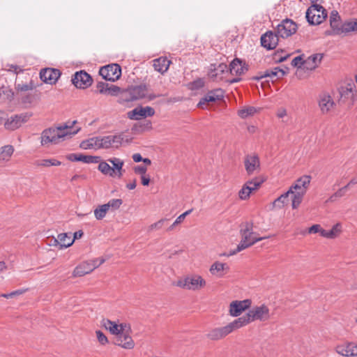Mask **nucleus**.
Segmentation results:
<instances>
[{
  "label": "nucleus",
  "mask_w": 357,
  "mask_h": 357,
  "mask_svg": "<svg viewBox=\"0 0 357 357\" xmlns=\"http://www.w3.org/2000/svg\"><path fill=\"white\" fill-rule=\"evenodd\" d=\"M77 121L67 122L63 126L56 128H50L44 130L41 133L40 143L43 146H48L51 144H56L66 136H73L77 134L80 128H74L73 126Z\"/></svg>",
  "instance_id": "obj_1"
},
{
  "label": "nucleus",
  "mask_w": 357,
  "mask_h": 357,
  "mask_svg": "<svg viewBox=\"0 0 357 357\" xmlns=\"http://www.w3.org/2000/svg\"><path fill=\"white\" fill-rule=\"evenodd\" d=\"M240 234L241 240L237 248L231 250L229 254H223L224 256H232L238 252L252 246L255 243L266 239L268 237H257L255 233L253 231V222H245L241 225Z\"/></svg>",
  "instance_id": "obj_2"
},
{
  "label": "nucleus",
  "mask_w": 357,
  "mask_h": 357,
  "mask_svg": "<svg viewBox=\"0 0 357 357\" xmlns=\"http://www.w3.org/2000/svg\"><path fill=\"white\" fill-rule=\"evenodd\" d=\"M272 317L270 309L266 304L252 307L248 313L238 318V323L243 327L255 321H267Z\"/></svg>",
  "instance_id": "obj_3"
},
{
  "label": "nucleus",
  "mask_w": 357,
  "mask_h": 357,
  "mask_svg": "<svg viewBox=\"0 0 357 357\" xmlns=\"http://www.w3.org/2000/svg\"><path fill=\"white\" fill-rule=\"evenodd\" d=\"M312 177L309 175H303L298 178L289 188V192L292 198V208H297L303 200V197L306 193Z\"/></svg>",
  "instance_id": "obj_4"
},
{
  "label": "nucleus",
  "mask_w": 357,
  "mask_h": 357,
  "mask_svg": "<svg viewBox=\"0 0 357 357\" xmlns=\"http://www.w3.org/2000/svg\"><path fill=\"white\" fill-rule=\"evenodd\" d=\"M174 285L185 290L197 291L205 287L206 282L198 274H190L178 279Z\"/></svg>",
  "instance_id": "obj_5"
},
{
  "label": "nucleus",
  "mask_w": 357,
  "mask_h": 357,
  "mask_svg": "<svg viewBox=\"0 0 357 357\" xmlns=\"http://www.w3.org/2000/svg\"><path fill=\"white\" fill-rule=\"evenodd\" d=\"M240 328H241V324L238 323V319H236L223 327L215 328L211 330L206 336L211 340H218Z\"/></svg>",
  "instance_id": "obj_6"
},
{
  "label": "nucleus",
  "mask_w": 357,
  "mask_h": 357,
  "mask_svg": "<svg viewBox=\"0 0 357 357\" xmlns=\"http://www.w3.org/2000/svg\"><path fill=\"white\" fill-rule=\"evenodd\" d=\"M326 17V10L320 4H312L306 11V19L312 25L321 24Z\"/></svg>",
  "instance_id": "obj_7"
},
{
  "label": "nucleus",
  "mask_w": 357,
  "mask_h": 357,
  "mask_svg": "<svg viewBox=\"0 0 357 357\" xmlns=\"http://www.w3.org/2000/svg\"><path fill=\"white\" fill-rule=\"evenodd\" d=\"M31 116L27 112L12 115L4 122V128L10 131L15 130L26 123Z\"/></svg>",
  "instance_id": "obj_8"
},
{
  "label": "nucleus",
  "mask_w": 357,
  "mask_h": 357,
  "mask_svg": "<svg viewBox=\"0 0 357 357\" xmlns=\"http://www.w3.org/2000/svg\"><path fill=\"white\" fill-rule=\"evenodd\" d=\"M356 92V87L354 83H348L344 86H340L339 89V102L344 103L349 101V104L352 105L357 100Z\"/></svg>",
  "instance_id": "obj_9"
},
{
  "label": "nucleus",
  "mask_w": 357,
  "mask_h": 357,
  "mask_svg": "<svg viewBox=\"0 0 357 357\" xmlns=\"http://www.w3.org/2000/svg\"><path fill=\"white\" fill-rule=\"evenodd\" d=\"M99 74L105 80L115 82L118 80L121 75V68L119 64L112 63L101 67Z\"/></svg>",
  "instance_id": "obj_10"
},
{
  "label": "nucleus",
  "mask_w": 357,
  "mask_h": 357,
  "mask_svg": "<svg viewBox=\"0 0 357 357\" xmlns=\"http://www.w3.org/2000/svg\"><path fill=\"white\" fill-rule=\"evenodd\" d=\"M124 330L116 337L115 344L126 349H132L135 347V342L131 337L132 329L130 325H125Z\"/></svg>",
  "instance_id": "obj_11"
},
{
  "label": "nucleus",
  "mask_w": 357,
  "mask_h": 357,
  "mask_svg": "<svg viewBox=\"0 0 357 357\" xmlns=\"http://www.w3.org/2000/svg\"><path fill=\"white\" fill-rule=\"evenodd\" d=\"M109 135L104 137H96L84 141L81 143L80 146L82 149H109L110 144Z\"/></svg>",
  "instance_id": "obj_12"
},
{
  "label": "nucleus",
  "mask_w": 357,
  "mask_h": 357,
  "mask_svg": "<svg viewBox=\"0 0 357 357\" xmlns=\"http://www.w3.org/2000/svg\"><path fill=\"white\" fill-rule=\"evenodd\" d=\"M148 95V88L146 85L132 86L125 92L127 101H135L146 98Z\"/></svg>",
  "instance_id": "obj_13"
},
{
  "label": "nucleus",
  "mask_w": 357,
  "mask_h": 357,
  "mask_svg": "<svg viewBox=\"0 0 357 357\" xmlns=\"http://www.w3.org/2000/svg\"><path fill=\"white\" fill-rule=\"evenodd\" d=\"M297 25L291 20L286 19L277 26L276 33L279 37L288 38L296 33Z\"/></svg>",
  "instance_id": "obj_14"
},
{
  "label": "nucleus",
  "mask_w": 357,
  "mask_h": 357,
  "mask_svg": "<svg viewBox=\"0 0 357 357\" xmlns=\"http://www.w3.org/2000/svg\"><path fill=\"white\" fill-rule=\"evenodd\" d=\"M155 114L153 108L149 106L137 107L128 112V117L131 120H140L149 116H152Z\"/></svg>",
  "instance_id": "obj_15"
},
{
  "label": "nucleus",
  "mask_w": 357,
  "mask_h": 357,
  "mask_svg": "<svg viewBox=\"0 0 357 357\" xmlns=\"http://www.w3.org/2000/svg\"><path fill=\"white\" fill-rule=\"evenodd\" d=\"M72 82L77 88L86 89L91 85L93 79L89 74L81 70L75 73Z\"/></svg>",
  "instance_id": "obj_16"
},
{
  "label": "nucleus",
  "mask_w": 357,
  "mask_h": 357,
  "mask_svg": "<svg viewBox=\"0 0 357 357\" xmlns=\"http://www.w3.org/2000/svg\"><path fill=\"white\" fill-rule=\"evenodd\" d=\"M251 300L234 301L229 305V314L232 317L239 316L243 311L251 306Z\"/></svg>",
  "instance_id": "obj_17"
},
{
  "label": "nucleus",
  "mask_w": 357,
  "mask_h": 357,
  "mask_svg": "<svg viewBox=\"0 0 357 357\" xmlns=\"http://www.w3.org/2000/svg\"><path fill=\"white\" fill-rule=\"evenodd\" d=\"M224 97V91L221 89H215L214 90L208 91L204 98H202L197 107L204 108V106L208 102H213L217 100H221Z\"/></svg>",
  "instance_id": "obj_18"
},
{
  "label": "nucleus",
  "mask_w": 357,
  "mask_h": 357,
  "mask_svg": "<svg viewBox=\"0 0 357 357\" xmlns=\"http://www.w3.org/2000/svg\"><path fill=\"white\" fill-rule=\"evenodd\" d=\"M318 103L322 114L328 113L335 106V102L332 97L325 92L319 95Z\"/></svg>",
  "instance_id": "obj_19"
},
{
  "label": "nucleus",
  "mask_w": 357,
  "mask_h": 357,
  "mask_svg": "<svg viewBox=\"0 0 357 357\" xmlns=\"http://www.w3.org/2000/svg\"><path fill=\"white\" fill-rule=\"evenodd\" d=\"M227 65L221 63L218 66L212 64L208 72V76L215 81H220L224 79V75L227 73Z\"/></svg>",
  "instance_id": "obj_20"
},
{
  "label": "nucleus",
  "mask_w": 357,
  "mask_h": 357,
  "mask_svg": "<svg viewBox=\"0 0 357 357\" xmlns=\"http://www.w3.org/2000/svg\"><path fill=\"white\" fill-rule=\"evenodd\" d=\"M244 165L248 175H252L255 171L260 169V161L259 157L255 155H248L244 160Z\"/></svg>",
  "instance_id": "obj_21"
},
{
  "label": "nucleus",
  "mask_w": 357,
  "mask_h": 357,
  "mask_svg": "<svg viewBox=\"0 0 357 357\" xmlns=\"http://www.w3.org/2000/svg\"><path fill=\"white\" fill-rule=\"evenodd\" d=\"M60 75V71L54 68H45L40 73L41 80L50 84L56 83Z\"/></svg>",
  "instance_id": "obj_22"
},
{
  "label": "nucleus",
  "mask_w": 357,
  "mask_h": 357,
  "mask_svg": "<svg viewBox=\"0 0 357 357\" xmlns=\"http://www.w3.org/2000/svg\"><path fill=\"white\" fill-rule=\"evenodd\" d=\"M278 34L272 31H267L261 37V45L267 50H273L276 47L279 39Z\"/></svg>",
  "instance_id": "obj_23"
},
{
  "label": "nucleus",
  "mask_w": 357,
  "mask_h": 357,
  "mask_svg": "<svg viewBox=\"0 0 357 357\" xmlns=\"http://www.w3.org/2000/svg\"><path fill=\"white\" fill-rule=\"evenodd\" d=\"M129 325L127 323L118 324L115 321H112L109 319H102V326L108 330L111 334L116 335V337L123 331L124 326Z\"/></svg>",
  "instance_id": "obj_24"
},
{
  "label": "nucleus",
  "mask_w": 357,
  "mask_h": 357,
  "mask_svg": "<svg viewBox=\"0 0 357 357\" xmlns=\"http://www.w3.org/2000/svg\"><path fill=\"white\" fill-rule=\"evenodd\" d=\"M322 59V54H314L303 61L301 65L303 66V69L313 70L319 66Z\"/></svg>",
  "instance_id": "obj_25"
},
{
  "label": "nucleus",
  "mask_w": 357,
  "mask_h": 357,
  "mask_svg": "<svg viewBox=\"0 0 357 357\" xmlns=\"http://www.w3.org/2000/svg\"><path fill=\"white\" fill-rule=\"evenodd\" d=\"M342 24L340 22V17L336 10H333L330 15V25L333 33L340 34L344 33L342 30Z\"/></svg>",
  "instance_id": "obj_26"
},
{
  "label": "nucleus",
  "mask_w": 357,
  "mask_h": 357,
  "mask_svg": "<svg viewBox=\"0 0 357 357\" xmlns=\"http://www.w3.org/2000/svg\"><path fill=\"white\" fill-rule=\"evenodd\" d=\"M260 74L261 75L259 77L255 78L256 79H259L264 77H270L273 80H276L278 79L282 78L286 74V72L284 70L276 67L271 69H267L264 73H261Z\"/></svg>",
  "instance_id": "obj_27"
},
{
  "label": "nucleus",
  "mask_w": 357,
  "mask_h": 357,
  "mask_svg": "<svg viewBox=\"0 0 357 357\" xmlns=\"http://www.w3.org/2000/svg\"><path fill=\"white\" fill-rule=\"evenodd\" d=\"M248 70V67L238 59H234L229 66V72L231 75H241Z\"/></svg>",
  "instance_id": "obj_28"
},
{
  "label": "nucleus",
  "mask_w": 357,
  "mask_h": 357,
  "mask_svg": "<svg viewBox=\"0 0 357 357\" xmlns=\"http://www.w3.org/2000/svg\"><path fill=\"white\" fill-rule=\"evenodd\" d=\"M153 62V68L154 69L163 74L165 73L171 63V61L168 60L166 57H160L158 59H154Z\"/></svg>",
  "instance_id": "obj_29"
},
{
  "label": "nucleus",
  "mask_w": 357,
  "mask_h": 357,
  "mask_svg": "<svg viewBox=\"0 0 357 357\" xmlns=\"http://www.w3.org/2000/svg\"><path fill=\"white\" fill-rule=\"evenodd\" d=\"M229 266L225 263H221L220 261L214 262L210 267L209 271L213 275L218 277H222L224 275V271H228Z\"/></svg>",
  "instance_id": "obj_30"
},
{
  "label": "nucleus",
  "mask_w": 357,
  "mask_h": 357,
  "mask_svg": "<svg viewBox=\"0 0 357 357\" xmlns=\"http://www.w3.org/2000/svg\"><path fill=\"white\" fill-rule=\"evenodd\" d=\"M93 271L90 267L89 261H84L75 267L73 272V277H82L91 273Z\"/></svg>",
  "instance_id": "obj_31"
},
{
  "label": "nucleus",
  "mask_w": 357,
  "mask_h": 357,
  "mask_svg": "<svg viewBox=\"0 0 357 357\" xmlns=\"http://www.w3.org/2000/svg\"><path fill=\"white\" fill-rule=\"evenodd\" d=\"M342 231V225L340 223L335 224L331 229L321 231V236L326 238H335L338 236Z\"/></svg>",
  "instance_id": "obj_32"
},
{
  "label": "nucleus",
  "mask_w": 357,
  "mask_h": 357,
  "mask_svg": "<svg viewBox=\"0 0 357 357\" xmlns=\"http://www.w3.org/2000/svg\"><path fill=\"white\" fill-rule=\"evenodd\" d=\"M14 98V92L8 86L0 88V102H11Z\"/></svg>",
  "instance_id": "obj_33"
},
{
  "label": "nucleus",
  "mask_w": 357,
  "mask_h": 357,
  "mask_svg": "<svg viewBox=\"0 0 357 357\" xmlns=\"http://www.w3.org/2000/svg\"><path fill=\"white\" fill-rule=\"evenodd\" d=\"M57 241L59 242L60 248H68L73 245L74 242V239H72L71 235L67 233L59 234Z\"/></svg>",
  "instance_id": "obj_34"
},
{
  "label": "nucleus",
  "mask_w": 357,
  "mask_h": 357,
  "mask_svg": "<svg viewBox=\"0 0 357 357\" xmlns=\"http://www.w3.org/2000/svg\"><path fill=\"white\" fill-rule=\"evenodd\" d=\"M108 162H109L112 165V169H114V172H116V175L119 178L122 176V168L123 166V161L117 158H112L108 159Z\"/></svg>",
  "instance_id": "obj_35"
},
{
  "label": "nucleus",
  "mask_w": 357,
  "mask_h": 357,
  "mask_svg": "<svg viewBox=\"0 0 357 357\" xmlns=\"http://www.w3.org/2000/svg\"><path fill=\"white\" fill-rule=\"evenodd\" d=\"M98 170L100 171L102 174L109 175L112 177H114L116 175V172H114V169H112V167L105 161L100 162L99 163Z\"/></svg>",
  "instance_id": "obj_36"
},
{
  "label": "nucleus",
  "mask_w": 357,
  "mask_h": 357,
  "mask_svg": "<svg viewBox=\"0 0 357 357\" xmlns=\"http://www.w3.org/2000/svg\"><path fill=\"white\" fill-rule=\"evenodd\" d=\"M257 109L255 107L247 106L238 111V116L242 119H246L250 116L255 114Z\"/></svg>",
  "instance_id": "obj_37"
},
{
  "label": "nucleus",
  "mask_w": 357,
  "mask_h": 357,
  "mask_svg": "<svg viewBox=\"0 0 357 357\" xmlns=\"http://www.w3.org/2000/svg\"><path fill=\"white\" fill-rule=\"evenodd\" d=\"M289 195H291V192H289V190H288L287 192L280 196L278 199H276L274 201V206L278 208H282V206H284V204H287L288 203V197Z\"/></svg>",
  "instance_id": "obj_38"
},
{
  "label": "nucleus",
  "mask_w": 357,
  "mask_h": 357,
  "mask_svg": "<svg viewBox=\"0 0 357 357\" xmlns=\"http://www.w3.org/2000/svg\"><path fill=\"white\" fill-rule=\"evenodd\" d=\"M107 212V208L106 206H105V204L100 205L94 210L95 218L98 220H100L106 216Z\"/></svg>",
  "instance_id": "obj_39"
},
{
  "label": "nucleus",
  "mask_w": 357,
  "mask_h": 357,
  "mask_svg": "<svg viewBox=\"0 0 357 357\" xmlns=\"http://www.w3.org/2000/svg\"><path fill=\"white\" fill-rule=\"evenodd\" d=\"M110 148H119L123 142V137L121 135H109Z\"/></svg>",
  "instance_id": "obj_40"
},
{
  "label": "nucleus",
  "mask_w": 357,
  "mask_h": 357,
  "mask_svg": "<svg viewBox=\"0 0 357 357\" xmlns=\"http://www.w3.org/2000/svg\"><path fill=\"white\" fill-rule=\"evenodd\" d=\"M61 162L56 159H44L38 160L36 165L38 166L50 167V166H59Z\"/></svg>",
  "instance_id": "obj_41"
},
{
  "label": "nucleus",
  "mask_w": 357,
  "mask_h": 357,
  "mask_svg": "<svg viewBox=\"0 0 357 357\" xmlns=\"http://www.w3.org/2000/svg\"><path fill=\"white\" fill-rule=\"evenodd\" d=\"M335 351L338 354L341 356L350 357V343L337 346Z\"/></svg>",
  "instance_id": "obj_42"
},
{
  "label": "nucleus",
  "mask_w": 357,
  "mask_h": 357,
  "mask_svg": "<svg viewBox=\"0 0 357 357\" xmlns=\"http://www.w3.org/2000/svg\"><path fill=\"white\" fill-rule=\"evenodd\" d=\"M342 30L344 33L357 31V20L344 22L342 24Z\"/></svg>",
  "instance_id": "obj_43"
},
{
  "label": "nucleus",
  "mask_w": 357,
  "mask_h": 357,
  "mask_svg": "<svg viewBox=\"0 0 357 357\" xmlns=\"http://www.w3.org/2000/svg\"><path fill=\"white\" fill-rule=\"evenodd\" d=\"M348 189L349 185H346L345 186L339 189L337 192H335L329 197L328 202H333L335 200H337V199L344 196Z\"/></svg>",
  "instance_id": "obj_44"
},
{
  "label": "nucleus",
  "mask_w": 357,
  "mask_h": 357,
  "mask_svg": "<svg viewBox=\"0 0 357 357\" xmlns=\"http://www.w3.org/2000/svg\"><path fill=\"white\" fill-rule=\"evenodd\" d=\"M79 162H82L84 163H97L99 161V157L98 156H92V155H86L82 153H79Z\"/></svg>",
  "instance_id": "obj_45"
},
{
  "label": "nucleus",
  "mask_w": 357,
  "mask_h": 357,
  "mask_svg": "<svg viewBox=\"0 0 357 357\" xmlns=\"http://www.w3.org/2000/svg\"><path fill=\"white\" fill-rule=\"evenodd\" d=\"M265 179L261 177H255L251 180L248 181L245 184L250 188H259L261 185L264 182Z\"/></svg>",
  "instance_id": "obj_46"
},
{
  "label": "nucleus",
  "mask_w": 357,
  "mask_h": 357,
  "mask_svg": "<svg viewBox=\"0 0 357 357\" xmlns=\"http://www.w3.org/2000/svg\"><path fill=\"white\" fill-rule=\"evenodd\" d=\"M123 203L122 199H112L109 200L107 204H105V206L107 208V210L112 209L113 211L117 210L121 206Z\"/></svg>",
  "instance_id": "obj_47"
},
{
  "label": "nucleus",
  "mask_w": 357,
  "mask_h": 357,
  "mask_svg": "<svg viewBox=\"0 0 357 357\" xmlns=\"http://www.w3.org/2000/svg\"><path fill=\"white\" fill-rule=\"evenodd\" d=\"M38 98L36 93H27L21 95V101L24 105H30Z\"/></svg>",
  "instance_id": "obj_48"
},
{
  "label": "nucleus",
  "mask_w": 357,
  "mask_h": 357,
  "mask_svg": "<svg viewBox=\"0 0 357 357\" xmlns=\"http://www.w3.org/2000/svg\"><path fill=\"white\" fill-rule=\"evenodd\" d=\"M250 196V188L244 184L242 188L238 192V197L241 200H246Z\"/></svg>",
  "instance_id": "obj_49"
},
{
  "label": "nucleus",
  "mask_w": 357,
  "mask_h": 357,
  "mask_svg": "<svg viewBox=\"0 0 357 357\" xmlns=\"http://www.w3.org/2000/svg\"><path fill=\"white\" fill-rule=\"evenodd\" d=\"M15 88L18 91L24 92L33 90L35 88V86L31 82L28 84H17L15 86Z\"/></svg>",
  "instance_id": "obj_50"
},
{
  "label": "nucleus",
  "mask_w": 357,
  "mask_h": 357,
  "mask_svg": "<svg viewBox=\"0 0 357 357\" xmlns=\"http://www.w3.org/2000/svg\"><path fill=\"white\" fill-rule=\"evenodd\" d=\"M167 220V219L164 218L158 220V222L153 224H151L148 228V232H151L154 230L160 229L164 226V224Z\"/></svg>",
  "instance_id": "obj_51"
},
{
  "label": "nucleus",
  "mask_w": 357,
  "mask_h": 357,
  "mask_svg": "<svg viewBox=\"0 0 357 357\" xmlns=\"http://www.w3.org/2000/svg\"><path fill=\"white\" fill-rule=\"evenodd\" d=\"M88 261L92 271H93L96 268L99 267L101 264H102L105 261V259L104 258H96Z\"/></svg>",
  "instance_id": "obj_52"
},
{
  "label": "nucleus",
  "mask_w": 357,
  "mask_h": 357,
  "mask_svg": "<svg viewBox=\"0 0 357 357\" xmlns=\"http://www.w3.org/2000/svg\"><path fill=\"white\" fill-rule=\"evenodd\" d=\"M96 334L97 340L100 344L105 345L108 343L107 337L101 331H96Z\"/></svg>",
  "instance_id": "obj_53"
},
{
  "label": "nucleus",
  "mask_w": 357,
  "mask_h": 357,
  "mask_svg": "<svg viewBox=\"0 0 357 357\" xmlns=\"http://www.w3.org/2000/svg\"><path fill=\"white\" fill-rule=\"evenodd\" d=\"M25 292V290L24 289H18L14 291H12L9 294H2L0 295V296L6 298H11L15 296L21 295Z\"/></svg>",
  "instance_id": "obj_54"
},
{
  "label": "nucleus",
  "mask_w": 357,
  "mask_h": 357,
  "mask_svg": "<svg viewBox=\"0 0 357 357\" xmlns=\"http://www.w3.org/2000/svg\"><path fill=\"white\" fill-rule=\"evenodd\" d=\"M14 151L12 146H6L2 148L1 155L5 159V157H10Z\"/></svg>",
  "instance_id": "obj_55"
},
{
  "label": "nucleus",
  "mask_w": 357,
  "mask_h": 357,
  "mask_svg": "<svg viewBox=\"0 0 357 357\" xmlns=\"http://www.w3.org/2000/svg\"><path fill=\"white\" fill-rule=\"evenodd\" d=\"M109 84L102 82H100L97 84L96 87L100 93L104 94L107 93Z\"/></svg>",
  "instance_id": "obj_56"
},
{
  "label": "nucleus",
  "mask_w": 357,
  "mask_h": 357,
  "mask_svg": "<svg viewBox=\"0 0 357 357\" xmlns=\"http://www.w3.org/2000/svg\"><path fill=\"white\" fill-rule=\"evenodd\" d=\"M321 231H325V229H323L319 225H313L308 229V232L310 234L319 233L321 236Z\"/></svg>",
  "instance_id": "obj_57"
},
{
  "label": "nucleus",
  "mask_w": 357,
  "mask_h": 357,
  "mask_svg": "<svg viewBox=\"0 0 357 357\" xmlns=\"http://www.w3.org/2000/svg\"><path fill=\"white\" fill-rule=\"evenodd\" d=\"M146 171H147V168L145 166H142V165H138V166L135 167V168H134L135 173L141 174L142 176L145 175Z\"/></svg>",
  "instance_id": "obj_58"
},
{
  "label": "nucleus",
  "mask_w": 357,
  "mask_h": 357,
  "mask_svg": "<svg viewBox=\"0 0 357 357\" xmlns=\"http://www.w3.org/2000/svg\"><path fill=\"white\" fill-rule=\"evenodd\" d=\"M120 90L121 89L117 86L109 85L107 93H109L111 95H116L120 91Z\"/></svg>",
  "instance_id": "obj_59"
},
{
  "label": "nucleus",
  "mask_w": 357,
  "mask_h": 357,
  "mask_svg": "<svg viewBox=\"0 0 357 357\" xmlns=\"http://www.w3.org/2000/svg\"><path fill=\"white\" fill-rule=\"evenodd\" d=\"M303 59L301 57V56H296L295 57L292 61H291V66H294V67H301L303 66L301 65V63H303Z\"/></svg>",
  "instance_id": "obj_60"
},
{
  "label": "nucleus",
  "mask_w": 357,
  "mask_h": 357,
  "mask_svg": "<svg viewBox=\"0 0 357 357\" xmlns=\"http://www.w3.org/2000/svg\"><path fill=\"white\" fill-rule=\"evenodd\" d=\"M184 220L183 219V217L179 215L176 220L174 222V223L167 229V231H172L174 229V227L180 223H181Z\"/></svg>",
  "instance_id": "obj_61"
},
{
  "label": "nucleus",
  "mask_w": 357,
  "mask_h": 357,
  "mask_svg": "<svg viewBox=\"0 0 357 357\" xmlns=\"http://www.w3.org/2000/svg\"><path fill=\"white\" fill-rule=\"evenodd\" d=\"M350 357L357 356V344L350 343Z\"/></svg>",
  "instance_id": "obj_62"
},
{
  "label": "nucleus",
  "mask_w": 357,
  "mask_h": 357,
  "mask_svg": "<svg viewBox=\"0 0 357 357\" xmlns=\"http://www.w3.org/2000/svg\"><path fill=\"white\" fill-rule=\"evenodd\" d=\"M79 153H70L67 155L68 160L73 161V162H79Z\"/></svg>",
  "instance_id": "obj_63"
},
{
  "label": "nucleus",
  "mask_w": 357,
  "mask_h": 357,
  "mask_svg": "<svg viewBox=\"0 0 357 357\" xmlns=\"http://www.w3.org/2000/svg\"><path fill=\"white\" fill-rule=\"evenodd\" d=\"M286 116H287V110H286V109L281 107V108L278 109L277 116L278 118L282 119V118H283V117H284Z\"/></svg>",
  "instance_id": "obj_64"
}]
</instances>
